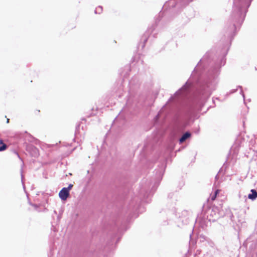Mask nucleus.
<instances>
[{"instance_id":"12","label":"nucleus","mask_w":257,"mask_h":257,"mask_svg":"<svg viewBox=\"0 0 257 257\" xmlns=\"http://www.w3.org/2000/svg\"><path fill=\"white\" fill-rule=\"evenodd\" d=\"M7 148V145L4 143L3 139L0 138V152L6 150Z\"/></svg>"},{"instance_id":"4","label":"nucleus","mask_w":257,"mask_h":257,"mask_svg":"<svg viewBox=\"0 0 257 257\" xmlns=\"http://www.w3.org/2000/svg\"><path fill=\"white\" fill-rule=\"evenodd\" d=\"M191 215L188 211L184 210L181 213V215L179 216L177 220L178 225L179 226L188 224L190 220Z\"/></svg>"},{"instance_id":"6","label":"nucleus","mask_w":257,"mask_h":257,"mask_svg":"<svg viewBox=\"0 0 257 257\" xmlns=\"http://www.w3.org/2000/svg\"><path fill=\"white\" fill-rule=\"evenodd\" d=\"M243 245L249 246L250 248H255L257 245V239L255 234L251 235L243 243Z\"/></svg>"},{"instance_id":"21","label":"nucleus","mask_w":257,"mask_h":257,"mask_svg":"<svg viewBox=\"0 0 257 257\" xmlns=\"http://www.w3.org/2000/svg\"><path fill=\"white\" fill-rule=\"evenodd\" d=\"M32 205L35 207V208L37 207V205L36 204H32Z\"/></svg>"},{"instance_id":"18","label":"nucleus","mask_w":257,"mask_h":257,"mask_svg":"<svg viewBox=\"0 0 257 257\" xmlns=\"http://www.w3.org/2000/svg\"><path fill=\"white\" fill-rule=\"evenodd\" d=\"M23 178H24V176L22 174V170H21V179H22V182L23 183Z\"/></svg>"},{"instance_id":"9","label":"nucleus","mask_w":257,"mask_h":257,"mask_svg":"<svg viewBox=\"0 0 257 257\" xmlns=\"http://www.w3.org/2000/svg\"><path fill=\"white\" fill-rule=\"evenodd\" d=\"M27 150L30 151L31 155L34 157H37L39 155L38 150L33 145L28 146Z\"/></svg>"},{"instance_id":"3","label":"nucleus","mask_w":257,"mask_h":257,"mask_svg":"<svg viewBox=\"0 0 257 257\" xmlns=\"http://www.w3.org/2000/svg\"><path fill=\"white\" fill-rule=\"evenodd\" d=\"M204 213L210 221L214 222L221 216L219 212V209L217 207H209Z\"/></svg>"},{"instance_id":"20","label":"nucleus","mask_w":257,"mask_h":257,"mask_svg":"<svg viewBox=\"0 0 257 257\" xmlns=\"http://www.w3.org/2000/svg\"><path fill=\"white\" fill-rule=\"evenodd\" d=\"M79 127V125H78L77 126H76V134L77 133V129Z\"/></svg>"},{"instance_id":"13","label":"nucleus","mask_w":257,"mask_h":257,"mask_svg":"<svg viewBox=\"0 0 257 257\" xmlns=\"http://www.w3.org/2000/svg\"><path fill=\"white\" fill-rule=\"evenodd\" d=\"M238 88H239L240 89V93L242 95L243 99H244V95L243 94V91L242 89V87L241 86L239 85L237 87L236 89L231 90L230 91V93H233L237 91Z\"/></svg>"},{"instance_id":"8","label":"nucleus","mask_w":257,"mask_h":257,"mask_svg":"<svg viewBox=\"0 0 257 257\" xmlns=\"http://www.w3.org/2000/svg\"><path fill=\"white\" fill-rule=\"evenodd\" d=\"M69 195V192L66 187L63 188L59 193V197L62 200H65L68 197Z\"/></svg>"},{"instance_id":"15","label":"nucleus","mask_w":257,"mask_h":257,"mask_svg":"<svg viewBox=\"0 0 257 257\" xmlns=\"http://www.w3.org/2000/svg\"><path fill=\"white\" fill-rule=\"evenodd\" d=\"M217 192H218L217 190L216 191L215 194L212 196H211V200H214L216 198V194L217 193Z\"/></svg>"},{"instance_id":"10","label":"nucleus","mask_w":257,"mask_h":257,"mask_svg":"<svg viewBox=\"0 0 257 257\" xmlns=\"http://www.w3.org/2000/svg\"><path fill=\"white\" fill-rule=\"evenodd\" d=\"M250 193L248 194L247 198L251 200H254L257 198V191L255 189H251Z\"/></svg>"},{"instance_id":"14","label":"nucleus","mask_w":257,"mask_h":257,"mask_svg":"<svg viewBox=\"0 0 257 257\" xmlns=\"http://www.w3.org/2000/svg\"><path fill=\"white\" fill-rule=\"evenodd\" d=\"M102 11V7L101 6H98L96 8L95 10V14H100Z\"/></svg>"},{"instance_id":"22","label":"nucleus","mask_w":257,"mask_h":257,"mask_svg":"<svg viewBox=\"0 0 257 257\" xmlns=\"http://www.w3.org/2000/svg\"><path fill=\"white\" fill-rule=\"evenodd\" d=\"M233 217V214L232 213H231L230 215V218L231 219V218Z\"/></svg>"},{"instance_id":"24","label":"nucleus","mask_w":257,"mask_h":257,"mask_svg":"<svg viewBox=\"0 0 257 257\" xmlns=\"http://www.w3.org/2000/svg\"><path fill=\"white\" fill-rule=\"evenodd\" d=\"M159 117V114H158L157 116H156V118H158Z\"/></svg>"},{"instance_id":"2","label":"nucleus","mask_w":257,"mask_h":257,"mask_svg":"<svg viewBox=\"0 0 257 257\" xmlns=\"http://www.w3.org/2000/svg\"><path fill=\"white\" fill-rule=\"evenodd\" d=\"M130 90L129 96L126 101V107L129 108L133 107L134 105H137L139 102V94L136 92L135 89L139 86V81L137 78H133L129 82Z\"/></svg>"},{"instance_id":"17","label":"nucleus","mask_w":257,"mask_h":257,"mask_svg":"<svg viewBox=\"0 0 257 257\" xmlns=\"http://www.w3.org/2000/svg\"><path fill=\"white\" fill-rule=\"evenodd\" d=\"M73 187V185L70 184L69 185L68 187H66V189L68 190V191L69 192V191L72 189Z\"/></svg>"},{"instance_id":"5","label":"nucleus","mask_w":257,"mask_h":257,"mask_svg":"<svg viewBox=\"0 0 257 257\" xmlns=\"http://www.w3.org/2000/svg\"><path fill=\"white\" fill-rule=\"evenodd\" d=\"M209 222H210V220L204 212L198 216L196 219V222L203 229L208 225Z\"/></svg>"},{"instance_id":"1","label":"nucleus","mask_w":257,"mask_h":257,"mask_svg":"<svg viewBox=\"0 0 257 257\" xmlns=\"http://www.w3.org/2000/svg\"><path fill=\"white\" fill-rule=\"evenodd\" d=\"M250 2L251 0H234L229 19L232 24L227 25L224 28V39L226 40V42L221 51V56L215 62L211 60V52L206 53L194 68L189 79L170 98L167 103L174 102L178 104L185 100L189 93V87L195 81L198 83V78H194L195 75L203 64L204 69L208 66L209 68L205 78L200 83L199 93L203 101H205L210 96L212 91L215 88L217 83V78L220 73V69L226 63L225 56L227 54L229 46L230 45L231 42L236 34L237 27H240L244 21Z\"/></svg>"},{"instance_id":"19","label":"nucleus","mask_w":257,"mask_h":257,"mask_svg":"<svg viewBox=\"0 0 257 257\" xmlns=\"http://www.w3.org/2000/svg\"><path fill=\"white\" fill-rule=\"evenodd\" d=\"M142 201H144V202L146 201V200H145V195L144 196V198L142 199Z\"/></svg>"},{"instance_id":"11","label":"nucleus","mask_w":257,"mask_h":257,"mask_svg":"<svg viewBox=\"0 0 257 257\" xmlns=\"http://www.w3.org/2000/svg\"><path fill=\"white\" fill-rule=\"evenodd\" d=\"M191 136V134L189 132H187L185 133L179 139V143L182 144L184 142H185L187 139L189 138Z\"/></svg>"},{"instance_id":"7","label":"nucleus","mask_w":257,"mask_h":257,"mask_svg":"<svg viewBox=\"0 0 257 257\" xmlns=\"http://www.w3.org/2000/svg\"><path fill=\"white\" fill-rule=\"evenodd\" d=\"M164 170L165 167L163 164H162L161 166L160 167L159 169L156 171L157 181H156L154 186L153 187L152 190L153 191H154L159 186L163 175Z\"/></svg>"},{"instance_id":"23","label":"nucleus","mask_w":257,"mask_h":257,"mask_svg":"<svg viewBox=\"0 0 257 257\" xmlns=\"http://www.w3.org/2000/svg\"><path fill=\"white\" fill-rule=\"evenodd\" d=\"M9 119H7V122L9 123Z\"/></svg>"},{"instance_id":"16","label":"nucleus","mask_w":257,"mask_h":257,"mask_svg":"<svg viewBox=\"0 0 257 257\" xmlns=\"http://www.w3.org/2000/svg\"><path fill=\"white\" fill-rule=\"evenodd\" d=\"M32 140H30V142H34L35 143V144H37V142H38V140L35 139L33 137H32Z\"/></svg>"}]
</instances>
